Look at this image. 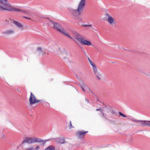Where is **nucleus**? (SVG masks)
Masks as SVG:
<instances>
[{
	"mask_svg": "<svg viewBox=\"0 0 150 150\" xmlns=\"http://www.w3.org/2000/svg\"><path fill=\"white\" fill-rule=\"evenodd\" d=\"M8 11L28 13L25 10L12 6L7 0H0V12Z\"/></svg>",
	"mask_w": 150,
	"mask_h": 150,
	"instance_id": "f257e3e1",
	"label": "nucleus"
},
{
	"mask_svg": "<svg viewBox=\"0 0 150 150\" xmlns=\"http://www.w3.org/2000/svg\"><path fill=\"white\" fill-rule=\"evenodd\" d=\"M86 0H81L77 9L76 10H71L70 11V12L73 14L75 19L79 20L80 21L81 20V19L80 18L79 16L81 15Z\"/></svg>",
	"mask_w": 150,
	"mask_h": 150,
	"instance_id": "f03ea898",
	"label": "nucleus"
},
{
	"mask_svg": "<svg viewBox=\"0 0 150 150\" xmlns=\"http://www.w3.org/2000/svg\"><path fill=\"white\" fill-rule=\"evenodd\" d=\"M47 141L46 140H44L42 139L36 137H26L23 140L21 144H23L25 143L31 144L36 142H39L40 143V145L44 146Z\"/></svg>",
	"mask_w": 150,
	"mask_h": 150,
	"instance_id": "7ed1b4c3",
	"label": "nucleus"
},
{
	"mask_svg": "<svg viewBox=\"0 0 150 150\" xmlns=\"http://www.w3.org/2000/svg\"><path fill=\"white\" fill-rule=\"evenodd\" d=\"M51 22L53 24L54 28L55 29L62 34L75 41L74 38L69 35V33L61 26L59 24L54 22L53 21H51Z\"/></svg>",
	"mask_w": 150,
	"mask_h": 150,
	"instance_id": "20e7f679",
	"label": "nucleus"
},
{
	"mask_svg": "<svg viewBox=\"0 0 150 150\" xmlns=\"http://www.w3.org/2000/svg\"><path fill=\"white\" fill-rule=\"evenodd\" d=\"M41 100H37L35 96L33 94L32 92L30 93V95L29 98L30 105H32L34 104L38 103Z\"/></svg>",
	"mask_w": 150,
	"mask_h": 150,
	"instance_id": "39448f33",
	"label": "nucleus"
},
{
	"mask_svg": "<svg viewBox=\"0 0 150 150\" xmlns=\"http://www.w3.org/2000/svg\"><path fill=\"white\" fill-rule=\"evenodd\" d=\"M106 16L107 18V21L109 23L110 25H113L114 23H115V20L114 18L108 13L106 14Z\"/></svg>",
	"mask_w": 150,
	"mask_h": 150,
	"instance_id": "423d86ee",
	"label": "nucleus"
},
{
	"mask_svg": "<svg viewBox=\"0 0 150 150\" xmlns=\"http://www.w3.org/2000/svg\"><path fill=\"white\" fill-rule=\"evenodd\" d=\"M88 133V131L84 132L83 130L77 131L76 133V135L79 138H82L84 137L86 134Z\"/></svg>",
	"mask_w": 150,
	"mask_h": 150,
	"instance_id": "0eeeda50",
	"label": "nucleus"
},
{
	"mask_svg": "<svg viewBox=\"0 0 150 150\" xmlns=\"http://www.w3.org/2000/svg\"><path fill=\"white\" fill-rule=\"evenodd\" d=\"M92 69L94 74L96 76L98 79L100 80L101 79L100 77L101 76V74L99 72L96 66H94V67L92 68Z\"/></svg>",
	"mask_w": 150,
	"mask_h": 150,
	"instance_id": "6e6552de",
	"label": "nucleus"
},
{
	"mask_svg": "<svg viewBox=\"0 0 150 150\" xmlns=\"http://www.w3.org/2000/svg\"><path fill=\"white\" fill-rule=\"evenodd\" d=\"M132 120L137 123V125L139 126H145L146 121L138 120L136 119H132Z\"/></svg>",
	"mask_w": 150,
	"mask_h": 150,
	"instance_id": "1a4fd4ad",
	"label": "nucleus"
},
{
	"mask_svg": "<svg viewBox=\"0 0 150 150\" xmlns=\"http://www.w3.org/2000/svg\"><path fill=\"white\" fill-rule=\"evenodd\" d=\"M12 21L16 27L20 29L21 30H23V26L21 23L14 20H12Z\"/></svg>",
	"mask_w": 150,
	"mask_h": 150,
	"instance_id": "9d476101",
	"label": "nucleus"
},
{
	"mask_svg": "<svg viewBox=\"0 0 150 150\" xmlns=\"http://www.w3.org/2000/svg\"><path fill=\"white\" fill-rule=\"evenodd\" d=\"M83 37L79 34L75 33L74 35V38L78 42H81Z\"/></svg>",
	"mask_w": 150,
	"mask_h": 150,
	"instance_id": "9b49d317",
	"label": "nucleus"
},
{
	"mask_svg": "<svg viewBox=\"0 0 150 150\" xmlns=\"http://www.w3.org/2000/svg\"><path fill=\"white\" fill-rule=\"evenodd\" d=\"M81 43L82 45H86L87 46L92 45V44L91 42L89 40H84V38L81 42Z\"/></svg>",
	"mask_w": 150,
	"mask_h": 150,
	"instance_id": "f8f14e48",
	"label": "nucleus"
},
{
	"mask_svg": "<svg viewBox=\"0 0 150 150\" xmlns=\"http://www.w3.org/2000/svg\"><path fill=\"white\" fill-rule=\"evenodd\" d=\"M55 141L58 143L62 144L65 142L64 139L62 138H56L55 139Z\"/></svg>",
	"mask_w": 150,
	"mask_h": 150,
	"instance_id": "ddd939ff",
	"label": "nucleus"
},
{
	"mask_svg": "<svg viewBox=\"0 0 150 150\" xmlns=\"http://www.w3.org/2000/svg\"><path fill=\"white\" fill-rule=\"evenodd\" d=\"M14 33V31L12 29L8 30L3 32L4 34L7 35H11Z\"/></svg>",
	"mask_w": 150,
	"mask_h": 150,
	"instance_id": "4468645a",
	"label": "nucleus"
},
{
	"mask_svg": "<svg viewBox=\"0 0 150 150\" xmlns=\"http://www.w3.org/2000/svg\"><path fill=\"white\" fill-rule=\"evenodd\" d=\"M108 110V112H109L110 111L112 115H117V112L113 110L112 108L110 107Z\"/></svg>",
	"mask_w": 150,
	"mask_h": 150,
	"instance_id": "2eb2a0df",
	"label": "nucleus"
},
{
	"mask_svg": "<svg viewBox=\"0 0 150 150\" xmlns=\"http://www.w3.org/2000/svg\"><path fill=\"white\" fill-rule=\"evenodd\" d=\"M54 147L53 146H50L45 149V150H54Z\"/></svg>",
	"mask_w": 150,
	"mask_h": 150,
	"instance_id": "dca6fc26",
	"label": "nucleus"
},
{
	"mask_svg": "<svg viewBox=\"0 0 150 150\" xmlns=\"http://www.w3.org/2000/svg\"><path fill=\"white\" fill-rule=\"evenodd\" d=\"M37 52L38 54H42V50L41 48L40 47L38 48L37 49Z\"/></svg>",
	"mask_w": 150,
	"mask_h": 150,
	"instance_id": "f3484780",
	"label": "nucleus"
},
{
	"mask_svg": "<svg viewBox=\"0 0 150 150\" xmlns=\"http://www.w3.org/2000/svg\"><path fill=\"white\" fill-rule=\"evenodd\" d=\"M145 126H148L150 127V121H146Z\"/></svg>",
	"mask_w": 150,
	"mask_h": 150,
	"instance_id": "a211bd4d",
	"label": "nucleus"
},
{
	"mask_svg": "<svg viewBox=\"0 0 150 150\" xmlns=\"http://www.w3.org/2000/svg\"><path fill=\"white\" fill-rule=\"evenodd\" d=\"M90 64L92 66V68L94 67V66H96L94 62H92V61H91L90 62H89Z\"/></svg>",
	"mask_w": 150,
	"mask_h": 150,
	"instance_id": "6ab92c4d",
	"label": "nucleus"
},
{
	"mask_svg": "<svg viewBox=\"0 0 150 150\" xmlns=\"http://www.w3.org/2000/svg\"><path fill=\"white\" fill-rule=\"evenodd\" d=\"M82 86L84 87V88H85L87 89V88H88V87L87 85L85 84L84 83H82Z\"/></svg>",
	"mask_w": 150,
	"mask_h": 150,
	"instance_id": "aec40b11",
	"label": "nucleus"
},
{
	"mask_svg": "<svg viewBox=\"0 0 150 150\" xmlns=\"http://www.w3.org/2000/svg\"><path fill=\"white\" fill-rule=\"evenodd\" d=\"M84 27H91L92 25H84L83 24L82 25Z\"/></svg>",
	"mask_w": 150,
	"mask_h": 150,
	"instance_id": "412c9836",
	"label": "nucleus"
},
{
	"mask_svg": "<svg viewBox=\"0 0 150 150\" xmlns=\"http://www.w3.org/2000/svg\"><path fill=\"white\" fill-rule=\"evenodd\" d=\"M119 113L121 116H122L123 117H126V116L124 114H123L121 112H119Z\"/></svg>",
	"mask_w": 150,
	"mask_h": 150,
	"instance_id": "4be33fe9",
	"label": "nucleus"
},
{
	"mask_svg": "<svg viewBox=\"0 0 150 150\" xmlns=\"http://www.w3.org/2000/svg\"><path fill=\"white\" fill-rule=\"evenodd\" d=\"M74 128V127L72 125L71 122L70 121V128L71 129V128Z\"/></svg>",
	"mask_w": 150,
	"mask_h": 150,
	"instance_id": "5701e85b",
	"label": "nucleus"
},
{
	"mask_svg": "<svg viewBox=\"0 0 150 150\" xmlns=\"http://www.w3.org/2000/svg\"><path fill=\"white\" fill-rule=\"evenodd\" d=\"M102 114L103 115V117L104 118H105L106 114L103 112H102Z\"/></svg>",
	"mask_w": 150,
	"mask_h": 150,
	"instance_id": "b1692460",
	"label": "nucleus"
},
{
	"mask_svg": "<svg viewBox=\"0 0 150 150\" xmlns=\"http://www.w3.org/2000/svg\"><path fill=\"white\" fill-rule=\"evenodd\" d=\"M88 89H87V91L89 93V92H91V93H93V92H92V91L90 89L88 88Z\"/></svg>",
	"mask_w": 150,
	"mask_h": 150,
	"instance_id": "393cba45",
	"label": "nucleus"
},
{
	"mask_svg": "<svg viewBox=\"0 0 150 150\" xmlns=\"http://www.w3.org/2000/svg\"><path fill=\"white\" fill-rule=\"evenodd\" d=\"M81 87L82 90H83V91L84 92H85V91L84 89V87H83V86H82V85L81 86Z\"/></svg>",
	"mask_w": 150,
	"mask_h": 150,
	"instance_id": "a878e982",
	"label": "nucleus"
},
{
	"mask_svg": "<svg viewBox=\"0 0 150 150\" xmlns=\"http://www.w3.org/2000/svg\"><path fill=\"white\" fill-rule=\"evenodd\" d=\"M96 110L97 111H100V112H102L103 111V110L102 109H96Z\"/></svg>",
	"mask_w": 150,
	"mask_h": 150,
	"instance_id": "bb28decb",
	"label": "nucleus"
},
{
	"mask_svg": "<svg viewBox=\"0 0 150 150\" xmlns=\"http://www.w3.org/2000/svg\"><path fill=\"white\" fill-rule=\"evenodd\" d=\"M23 17L25 18H26V19H29V20H30V18H28V17H26V16H23Z\"/></svg>",
	"mask_w": 150,
	"mask_h": 150,
	"instance_id": "cd10ccee",
	"label": "nucleus"
},
{
	"mask_svg": "<svg viewBox=\"0 0 150 150\" xmlns=\"http://www.w3.org/2000/svg\"><path fill=\"white\" fill-rule=\"evenodd\" d=\"M42 54H42V55H43L44 54H45L46 52H43L42 51Z\"/></svg>",
	"mask_w": 150,
	"mask_h": 150,
	"instance_id": "c85d7f7f",
	"label": "nucleus"
},
{
	"mask_svg": "<svg viewBox=\"0 0 150 150\" xmlns=\"http://www.w3.org/2000/svg\"><path fill=\"white\" fill-rule=\"evenodd\" d=\"M40 149V147L38 146H37L36 147V150H38L39 149Z\"/></svg>",
	"mask_w": 150,
	"mask_h": 150,
	"instance_id": "c756f323",
	"label": "nucleus"
},
{
	"mask_svg": "<svg viewBox=\"0 0 150 150\" xmlns=\"http://www.w3.org/2000/svg\"><path fill=\"white\" fill-rule=\"evenodd\" d=\"M88 59L89 62L92 61L88 57Z\"/></svg>",
	"mask_w": 150,
	"mask_h": 150,
	"instance_id": "7c9ffc66",
	"label": "nucleus"
},
{
	"mask_svg": "<svg viewBox=\"0 0 150 150\" xmlns=\"http://www.w3.org/2000/svg\"><path fill=\"white\" fill-rule=\"evenodd\" d=\"M27 150H33V149L32 148H31L28 149Z\"/></svg>",
	"mask_w": 150,
	"mask_h": 150,
	"instance_id": "2f4dec72",
	"label": "nucleus"
},
{
	"mask_svg": "<svg viewBox=\"0 0 150 150\" xmlns=\"http://www.w3.org/2000/svg\"><path fill=\"white\" fill-rule=\"evenodd\" d=\"M86 102H87L88 103L89 102V101L87 100V99H86Z\"/></svg>",
	"mask_w": 150,
	"mask_h": 150,
	"instance_id": "473e14b6",
	"label": "nucleus"
}]
</instances>
